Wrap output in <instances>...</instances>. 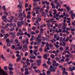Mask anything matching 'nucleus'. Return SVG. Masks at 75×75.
<instances>
[{"label":"nucleus","mask_w":75,"mask_h":75,"mask_svg":"<svg viewBox=\"0 0 75 75\" xmlns=\"http://www.w3.org/2000/svg\"><path fill=\"white\" fill-rule=\"evenodd\" d=\"M13 71H9V74H11V75H12V74H13Z\"/></svg>","instance_id":"0e129e2a"},{"label":"nucleus","mask_w":75,"mask_h":75,"mask_svg":"<svg viewBox=\"0 0 75 75\" xmlns=\"http://www.w3.org/2000/svg\"><path fill=\"white\" fill-rule=\"evenodd\" d=\"M7 47H10L11 46V44L9 42L7 43Z\"/></svg>","instance_id":"2f4dec72"},{"label":"nucleus","mask_w":75,"mask_h":75,"mask_svg":"<svg viewBox=\"0 0 75 75\" xmlns=\"http://www.w3.org/2000/svg\"><path fill=\"white\" fill-rule=\"evenodd\" d=\"M27 18H28V19H30V18L31 17V16L28 15L27 16Z\"/></svg>","instance_id":"49530a36"},{"label":"nucleus","mask_w":75,"mask_h":75,"mask_svg":"<svg viewBox=\"0 0 75 75\" xmlns=\"http://www.w3.org/2000/svg\"><path fill=\"white\" fill-rule=\"evenodd\" d=\"M6 42H10V40H9V39H7L6 40Z\"/></svg>","instance_id":"5fc2aeb1"},{"label":"nucleus","mask_w":75,"mask_h":75,"mask_svg":"<svg viewBox=\"0 0 75 75\" xmlns=\"http://www.w3.org/2000/svg\"><path fill=\"white\" fill-rule=\"evenodd\" d=\"M0 75H8L6 74L4 70L0 68Z\"/></svg>","instance_id":"20e7f679"},{"label":"nucleus","mask_w":75,"mask_h":75,"mask_svg":"<svg viewBox=\"0 0 75 75\" xmlns=\"http://www.w3.org/2000/svg\"><path fill=\"white\" fill-rule=\"evenodd\" d=\"M71 47H73V48H75V45H71Z\"/></svg>","instance_id":"338daca9"},{"label":"nucleus","mask_w":75,"mask_h":75,"mask_svg":"<svg viewBox=\"0 0 75 75\" xmlns=\"http://www.w3.org/2000/svg\"><path fill=\"white\" fill-rule=\"evenodd\" d=\"M36 29V27L33 26L32 28V29L33 30H35V29Z\"/></svg>","instance_id":"c03bdc74"},{"label":"nucleus","mask_w":75,"mask_h":75,"mask_svg":"<svg viewBox=\"0 0 75 75\" xmlns=\"http://www.w3.org/2000/svg\"><path fill=\"white\" fill-rule=\"evenodd\" d=\"M47 73L48 75H50L51 74V72L50 71H47Z\"/></svg>","instance_id":"de8ad7c7"},{"label":"nucleus","mask_w":75,"mask_h":75,"mask_svg":"<svg viewBox=\"0 0 75 75\" xmlns=\"http://www.w3.org/2000/svg\"><path fill=\"white\" fill-rule=\"evenodd\" d=\"M31 38L30 39V41H33L34 40V36L33 35H32L31 36Z\"/></svg>","instance_id":"b1692460"},{"label":"nucleus","mask_w":75,"mask_h":75,"mask_svg":"<svg viewBox=\"0 0 75 75\" xmlns=\"http://www.w3.org/2000/svg\"><path fill=\"white\" fill-rule=\"evenodd\" d=\"M58 11H61V12H62V11H63V9H62H62L59 8L58 9Z\"/></svg>","instance_id":"a878e982"},{"label":"nucleus","mask_w":75,"mask_h":75,"mask_svg":"<svg viewBox=\"0 0 75 75\" xmlns=\"http://www.w3.org/2000/svg\"><path fill=\"white\" fill-rule=\"evenodd\" d=\"M21 63L22 64H23V65H25V62H24L23 61H21Z\"/></svg>","instance_id":"3c124183"},{"label":"nucleus","mask_w":75,"mask_h":75,"mask_svg":"<svg viewBox=\"0 0 75 75\" xmlns=\"http://www.w3.org/2000/svg\"><path fill=\"white\" fill-rule=\"evenodd\" d=\"M38 58H39V59H41V58H42V57H41V56L39 55V56L38 57Z\"/></svg>","instance_id":"bf43d9fd"},{"label":"nucleus","mask_w":75,"mask_h":75,"mask_svg":"<svg viewBox=\"0 0 75 75\" xmlns=\"http://www.w3.org/2000/svg\"><path fill=\"white\" fill-rule=\"evenodd\" d=\"M38 52V50H35L33 51V54H35V56H37V53L36 52Z\"/></svg>","instance_id":"1a4fd4ad"},{"label":"nucleus","mask_w":75,"mask_h":75,"mask_svg":"<svg viewBox=\"0 0 75 75\" xmlns=\"http://www.w3.org/2000/svg\"><path fill=\"white\" fill-rule=\"evenodd\" d=\"M19 20H20V21H23V20H24V18L21 17L19 19Z\"/></svg>","instance_id":"37998d69"},{"label":"nucleus","mask_w":75,"mask_h":75,"mask_svg":"<svg viewBox=\"0 0 75 75\" xmlns=\"http://www.w3.org/2000/svg\"><path fill=\"white\" fill-rule=\"evenodd\" d=\"M66 71V69H65V68H63V74H66V75H68V72H67L65 71Z\"/></svg>","instance_id":"39448f33"},{"label":"nucleus","mask_w":75,"mask_h":75,"mask_svg":"<svg viewBox=\"0 0 75 75\" xmlns=\"http://www.w3.org/2000/svg\"><path fill=\"white\" fill-rule=\"evenodd\" d=\"M58 65H59V64L58 63H57L53 65L54 67L52 66H51L50 67V69H51L50 70L51 71H52V72H55V70L57 69V67H55V66L58 67Z\"/></svg>","instance_id":"f257e3e1"},{"label":"nucleus","mask_w":75,"mask_h":75,"mask_svg":"<svg viewBox=\"0 0 75 75\" xmlns=\"http://www.w3.org/2000/svg\"><path fill=\"white\" fill-rule=\"evenodd\" d=\"M32 14L33 15V16H35V13L34 12H32Z\"/></svg>","instance_id":"473e14b6"},{"label":"nucleus","mask_w":75,"mask_h":75,"mask_svg":"<svg viewBox=\"0 0 75 75\" xmlns=\"http://www.w3.org/2000/svg\"><path fill=\"white\" fill-rule=\"evenodd\" d=\"M19 17H22V16H23V13H19Z\"/></svg>","instance_id":"c756f323"},{"label":"nucleus","mask_w":75,"mask_h":75,"mask_svg":"<svg viewBox=\"0 0 75 75\" xmlns=\"http://www.w3.org/2000/svg\"><path fill=\"white\" fill-rule=\"evenodd\" d=\"M15 52V53H17V54H16V57H18L19 56H20V55L19 54H20V52H19V51H16V52Z\"/></svg>","instance_id":"6e6552de"},{"label":"nucleus","mask_w":75,"mask_h":75,"mask_svg":"<svg viewBox=\"0 0 75 75\" xmlns=\"http://www.w3.org/2000/svg\"><path fill=\"white\" fill-rule=\"evenodd\" d=\"M65 57L66 58H69L70 55L69 54H66Z\"/></svg>","instance_id":"c9c22d12"},{"label":"nucleus","mask_w":75,"mask_h":75,"mask_svg":"<svg viewBox=\"0 0 75 75\" xmlns=\"http://www.w3.org/2000/svg\"><path fill=\"white\" fill-rule=\"evenodd\" d=\"M67 11H69V10L70 9H71L70 8H69V6H67Z\"/></svg>","instance_id":"a18cd8bd"},{"label":"nucleus","mask_w":75,"mask_h":75,"mask_svg":"<svg viewBox=\"0 0 75 75\" xmlns=\"http://www.w3.org/2000/svg\"><path fill=\"white\" fill-rule=\"evenodd\" d=\"M45 40V38L44 37H43L42 38V41H44Z\"/></svg>","instance_id":"6e6d98bb"},{"label":"nucleus","mask_w":75,"mask_h":75,"mask_svg":"<svg viewBox=\"0 0 75 75\" xmlns=\"http://www.w3.org/2000/svg\"><path fill=\"white\" fill-rule=\"evenodd\" d=\"M30 34L32 35H34V34H35V33L33 31H32L30 32Z\"/></svg>","instance_id":"8fccbe9b"},{"label":"nucleus","mask_w":75,"mask_h":75,"mask_svg":"<svg viewBox=\"0 0 75 75\" xmlns=\"http://www.w3.org/2000/svg\"><path fill=\"white\" fill-rule=\"evenodd\" d=\"M23 47L22 46H19L18 47V49L19 50H21L22 49Z\"/></svg>","instance_id":"79ce46f5"},{"label":"nucleus","mask_w":75,"mask_h":75,"mask_svg":"<svg viewBox=\"0 0 75 75\" xmlns=\"http://www.w3.org/2000/svg\"><path fill=\"white\" fill-rule=\"evenodd\" d=\"M41 37V35L40 34L38 35V37H37L36 38H40Z\"/></svg>","instance_id":"a19ab883"},{"label":"nucleus","mask_w":75,"mask_h":75,"mask_svg":"<svg viewBox=\"0 0 75 75\" xmlns=\"http://www.w3.org/2000/svg\"><path fill=\"white\" fill-rule=\"evenodd\" d=\"M14 28H11L9 30L10 31H14Z\"/></svg>","instance_id":"393cba45"},{"label":"nucleus","mask_w":75,"mask_h":75,"mask_svg":"<svg viewBox=\"0 0 75 75\" xmlns=\"http://www.w3.org/2000/svg\"><path fill=\"white\" fill-rule=\"evenodd\" d=\"M69 70L70 71H71V72H72L73 71V69L71 67H69Z\"/></svg>","instance_id":"ea45409f"},{"label":"nucleus","mask_w":75,"mask_h":75,"mask_svg":"<svg viewBox=\"0 0 75 75\" xmlns=\"http://www.w3.org/2000/svg\"><path fill=\"white\" fill-rule=\"evenodd\" d=\"M47 64H49V65H51V62L49 61H47Z\"/></svg>","instance_id":"f704fd0d"},{"label":"nucleus","mask_w":75,"mask_h":75,"mask_svg":"<svg viewBox=\"0 0 75 75\" xmlns=\"http://www.w3.org/2000/svg\"><path fill=\"white\" fill-rule=\"evenodd\" d=\"M24 24V21L18 22V27L19 28H20V27H21V26H22V25H23Z\"/></svg>","instance_id":"f03ea898"},{"label":"nucleus","mask_w":75,"mask_h":75,"mask_svg":"<svg viewBox=\"0 0 75 75\" xmlns=\"http://www.w3.org/2000/svg\"><path fill=\"white\" fill-rule=\"evenodd\" d=\"M21 56H19V57L17 58V59H16V62H18V61H20V60H21Z\"/></svg>","instance_id":"9b49d317"},{"label":"nucleus","mask_w":75,"mask_h":75,"mask_svg":"<svg viewBox=\"0 0 75 75\" xmlns=\"http://www.w3.org/2000/svg\"><path fill=\"white\" fill-rule=\"evenodd\" d=\"M19 2V4H23V0H18Z\"/></svg>","instance_id":"5701e85b"},{"label":"nucleus","mask_w":75,"mask_h":75,"mask_svg":"<svg viewBox=\"0 0 75 75\" xmlns=\"http://www.w3.org/2000/svg\"><path fill=\"white\" fill-rule=\"evenodd\" d=\"M51 5L52 6V8H55V6L54 5V4L53 3H51Z\"/></svg>","instance_id":"ddd939ff"},{"label":"nucleus","mask_w":75,"mask_h":75,"mask_svg":"<svg viewBox=\"0 0 75 75\" xmlns=\"http://www.w3.org/2000/svg\"><path fill=\"white\" fill-rule=\"evenodd\" d=\"M59 18H62L64 17V16L63 15H60L59 16Z\"/></svg>","instance_id":"13d9d810"},{"label":"nucleus","mask_w":75,"mask_h":75,"mask_svg":"<svg viewBox=\"0 0 75 75\" xmlns=\"http://www.w3.org/2000/svg\"><path fill=\"white\" fill-rule=\"evenodd\" d=\"M51 57L52 58H54L55 57V56L54 54H52L51 55Z\"/></svg>","instance_id":"4d7b16f0"},{"label":"nucleus","mask_w":75,"mask_h":75,"mask_svg":"<svg viewBox=\"0 0 75 75\" xmlns=\"http://www.w3.org/2000/svg\"><path fill=\"white\" fill-rule=\"evenodd\" d=\"M17 44V46H18V47H20V45L22 46V45L20 44V42L18 43Z\"/></svg>","instance_id":"cd10ccee"},{"label":"nucleus","mask_w":75,"mask_h":75,"mask_svg":"<svg viewBox=\"0 0 75 75\" xmlns=\"http://www.w3.org/2000/svg\"><path fill=\"white\" fill-rule=\"evenodd\" d=\"M14 17L13 16H11L10 17V20H9V21H8V20L7 19L6 20H5V22H6V23H8V22L11 23V22H12V21H13V20L14 19Z\"/></svg>","instance_id":"7ed1b4c3"},{"label":"nucleus","mask_w":75,"mask_h":75,"mask_svg":"<svg viewBox=\"0 0 75 75\" xmlns=\"http://www.w3.org/2000/svg\"><path fill=\"white\" fill-rule=\"evenodd\" d=\"M49 13L50 14L49 15L50 17H52V11H50L49 12Z\"/></svg>","instance_id":"dca6fc26"},{"label":"nucleus","mask_w":75,"mask_h":75,"mask_svg":"<svg viewBox=\"0 0 75 75\" xmlns=\"http://www.w3.org/2000/svg\"><path fill=\"white\" fill-rule=\"evenodd\" d=\"M15 42L16 44H17L18 43V40H15Z\"/></svg>","instance_id":"052dcab7"},{"label":"nucleus","mask_w":75,"mask_h":75,"mask_svg":"<svg viewBox=\"0 0 75 75\" xmlns=\"http://www.w3.org/2000/svg\"><path fill=\"white\" fill-rule=\"evenodd\" d=\"M51 48V49H52V48H51L52 47H54V46L52 44V43H50L49 44V46Z\"/></svg>","instance_id":"aec40b11"},{"label":"nucleus","mask_w":75,"mask_h":75,"mask_svg":"<svg viewBox=\"0 0 75 75\" xmlns=\"http://www.w3.org/2000/svg\"><path fill=\"white\" fill-rule=\"evenodd\" d=\"M23 48H27V45H24L23 46Z\"/></svg>","instance_id":"680f3d73"},{"label":"nucleus","mask_w":75,"mask_h":75,"mask_svg":"<svg viewBox=\"0 0 75 75\" xmlns=\"http://www.w3.org/2000/svg\"><path fill=\"white\" fill-rule=\"evenodd\" d=\"M7 18V16H3L2 17V20H5V19H6Z\"/></svg>","instance_id":"a211bd4d"},{"label":"nucleus","mask_w":75,"mask_h":75,"mask_svg":"<svg viewBox=\"0 0 75 75\" xmlns=\"http://www.w3.org/2000/svg\"><path fill=\"white\" fill-rule=\"evenodd\" d=\"M53 11H54V13H53V15H55V14H57V10H54Z\"/></svg>","instance_id":"6ab92c4d"},{"label":"nucleus","mask_w":75,"mask_h":75,"mask_svg":"<svg viewBox=\"0 0 75 75\" xmlns=\"http://www.w3.org/2000/svg\"><path fill=\"white\" fill-rule=\"evenodd\" d=\"M72 61H70L69 62H67V64L68 65H69V64H72Z\"/></svg>","instance_id":"58836bf2"},{"label":"nucleus","mask_w":75,"mask_h":75,"mask_svg":"<svg viewBox=\"0 0 75 75\" xmlns=\"http://www.w3.org/2000/svg\"><path fill=\"white\" fill-rule=\"evenodd\" d=\"M2 9L3 10H4L5 11H7V10L6 9V8H5V6H4L2 7Z\"/></svg>","instance_id":"c85d7f7f"},{"label":"nucleus","mask_w":75,"mask_h":75,"mask_svg":"<svg viewBox=\"0 0 75 75\" xmlns=\"http://www.w3.org/2000/svg\"><path fill=\"white\" fill-rule=\"evenodd\" d=\"M63 15L64 16H65L66 17H69V15L68 14H66L65 15V13H63Z\"/></svg>","instance_id":"412c9836"},{"label":"nucleus","mask_w":75,"mask_h":75,"mask_svg":"<svg viewBox=\"0 0 75 75\" xmlns=\"http://www.w3.org/2000/svg\"><path fill=\"white\" fill-rule=\"evenodd\" d=\"M43 57L44 58H45L46 59H47V55L46 54H44Z\"/></svg>","instance_id":"bb28decb"},{"label":"nucleus","mask_w":75,"mask_h":75,"mask_svg":"<svg viewBox=\"0 0 75 75\" xmlns=\"http://www.w3.org/2000/svg\"><path fill=\"white\" fill-rule=\"evenodd\" d=\"M25 74L26 75H28L29 72H28V68H25Z\"/></svg>","instance_id":"423d86ee"},{"label":"nucleus","mask_w":75,"mask_h":75,"mask_svg":"<svg viewBox=\"0 0 75 75\" xmlns=\"http://www.w3.org/2000/svg\"><path fill=\"white\" fill-rule=\"evenodd\" d=\"M18 7H19L20 9L23 8V6L21 5H19L18 6Z\"/></svg>","instance_id":"f3484780"},{"label":"nucleus","mask_w":75,"mask_h":75,"mask_svg":"<svg viewBox=\"0 0 75 75\" xmlns=\"http://www.w3.org/2000/svg\"><path fill=\"white\" fill-rule=\"evenodd\" d=\"M59 50H60V51H62V50H63V47H60L59 48Z\"/></svg>","instance_id":"864d4df0"},{"label":"nucleus","mask_w":75,"mask_h":75,"mask_svg":"<svg viewBox=\"0 0 75 75\" xmlns=\"http://www.w3.org/2000/svg\"><path fill=\"white\" fill-rule=\"evenodd\" d=\"M4 13L5 15H6V16H8V13H7V12H4Z\"/></svg>","instance_id":"e433bc0d"},{"label":"nucleus","mask_w":75,"mask_h":75,"mask_svg":"<svg viewBox=\"0 0 75 75\" xmlns=\"http://www.w3.org/2000/svg\"><path fill=\"white\" fill-rule=\"evenodd\" d=\"M8 25L9 26V24L7 23L5 27H8Z\"/></svg>","instance_id":"774afa93"},{"label":"nucleus","mask_w":75,"mask_h":75,"mask_svg":"<svg viewBox=\"0 0 75 75\" xmlns=\"http://www.w3.org/2000/svg\"><path fill=\"white\" fill-rule=\"evenodd\" d=\"M17 36H19V35H24V33H17Z\"/></svg>","instance_id":"f8f14e48"},{"label":"nucleus","mask_w":75,"mask_h":75,"mask_svg":"<svg viewBox=\"0 0 75 75\" xmlns=\"http://www.w3.org/2000/svg\"><path fill=\"white\" fill-rule=\"evenodd\" d=\"M8 68L9 70H10V71H12V70H13V68L12 67H10L8 66Z\"/></svg>","instance_id":"4468645a"},{"label":"nucleus","mask_w":75,"mask_h":75,"mask_svg":"<svg viewBox=\"0 0 75 75\" xmlns=\"http://www.w3.org/2000/svg\"><path fill=\"white\" fill-rule=\"evenodd\" d=\"M53 65H54L57 62L55 60H53Z\"/></svg>","instance_id":"4c0bfd02"},{"label":"nucleus","mask_w":75,"mask_h":75,"mask_svg":"<svg viewBox=\"0 0 75 75\" xmlns=\"http://www.w3.org/2000/svg\"><path fill=\"white\" fill-rule=\"evenodd\" d=\"M26 45H28L29 42H28V39H27L26 40V42H25Z\"/></svg>","instance_id":"2eb2a0df"},{"label":"nucleus","mask_w":75,"mask_h":75,"mask_svg":"<svg viewBox=\"0 0 75 75\" xmlns=\"http://www.w3.org/2000/svg\"><path fill=\"white\" fill-rule=\"evenodd\" d=\"M15 34H16V32H14V33L12 35V38H16V36L15 35Z\"/></svg>","instance_id":"9d476101"},{"label":"nucleus","mask_w":75,"mask_h":75,"mask_svg":"<svg viewBox=\"0 0 75 75\" xmlns=\"http://www.w3.org/2000/svg\"><path fill=\"white\" fill-rule=\"evenodd\" d=\"M37 41H38L39 42H41V39H40L39 38H36Z\"/></svg>","instance_id":"4be33fe9"},{"label":"nucleus","mask_w":75,"mask_h":75,"mask_svg":"<svg viewBox=\"0 0 75 75\" xmlns=\"http://www.w3.org/2000/svg\"><path fill=\"white\" fill-rule=\"evenodd\" d=\"M9 26L10 27H11L13 26V23H11L9 24Z\"/></svg>","instance_id":"09e8293b"},{"label":"nucleus","mask_w":75,"mask_h":75,"mask_svg":"<svg viewBox=\"0 0 75 75\" xmlns=\"http://www.w3.org/2000/svg\"><path fill=\"white\" fill-rule=\"evenodd\" d=\"M13 27H14V28H16V23H13V25H12Z\"/></svg>","instance_id":"7c9ffc66"},{"label":"nucleus","mask_w":75,"mask_h":75,"mask_svg":"<svg viewBox=\"0 0 75 75\" xmlns=\"http://www.w3.org/2000/svg\"><path fill=\"white\" fill-rule=\"evenodd\" d=\"M4 69L5 70H7V67L6 66L4 67Z\"/></svg>","instance_id":"69168bd1"},{"label":"nucleus","mask_w":75,"mask_h":75,"mask_svg":"<svg viewBox=\"0 0 75 75\" xmlns=\"http://www.w3.org/2000/svg\"><path fill=\"white\" fill-rule=\"evenodd\" d=\"M45 3L46 4H47V6H49L50 5V3H49V2H47V1H45Z\"/></svg>","instance_id":"72a5a7b5"},{"label":"nucleus","mask_w":75,"mask_h":75,"mask_svg":"<svg viewBox=\"0 0 75 75\" xmlns=\"http://www.w3.org/2000/svg\"><path fill=\"white\" fill-rule=\"evenodd\" d=\"M27 55H28V52H26L25 54V57H27Z\"/></svg>","instance_id":"e2e57ef3"},{"label":"nucleus","mask_w":75,"mask_h":75,"mask_svg":"<svg viewBox=\"0 0 75 75\" xmlns=\"http://www.w3.org/2000/svg\"><path fill=\"white\" fill-rule=\"evenodd\" d=\"M37 62H38V64H37L38 66H40V65H41L40 64H41V60H38Z\"/></svg>","instance_id":"0eeeda50"},{"label":"nucleus","mask_w":75,"mask_h":75,"mask_svg":"<svg viewBox=\"0 0 75 75\" xmlns=\"http://www.w3.org/2000/svg\"><path fill=\"white\" fill-rule=\"evenodd\" d=\"M67 52V51L65 50L63 52V55H65L66 54V52Z\"/></svg>","instance_id":"603ef678"}]
</instances>
